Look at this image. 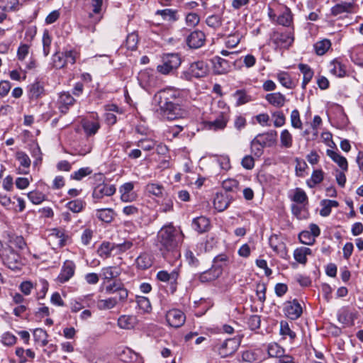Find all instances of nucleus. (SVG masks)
I'll list each match as a JSON object with an SVG mask.
<instances>
[{"label":"nucleus","mask_w":363,"mask_h":363,"mask_svg":"<svg viewBox=\"0 0 363 363\" xmlns=\"http://www.w3.org/2000/svg\"><path fill=\"white\" fill-rule=\"evenodd\" d=\"M228 263V257L225 254H220L217 255L213 259V267L214 272L217 273V276L221 273V269L223 267L226 266Z\"/></svg>","instance_id":"nucleus-28"},{"label":"nucleus","mask_w":363,"mask_h":363,"mask_svg":"<svg viewBox=\"0 0 363 363\" xmlns=\"http://www.w3.org/2000/svg\"><path fill=\"white\" fill-rule=\"evenodd\" d=\"M271 40L277 47L289 48L294 43V38L292 32L274 31L271 35Z\"/></svg>","instance_id":"nucleus-9"},{"label":"nucleus","mask_w":363,"mask_h":363,"mask_svg":"<svg viewBox=\"0 0 363 363\" xmlns=\"http://www.w3.org/2000/svg\"><path fill=\"white\" fill-rule=\"evenodd\" d=\"M18 4V0H0V9L4 11L14 10Z\"/></svg>","instance_id":"nucleus-52"},{"label":"nucleus","mask_w":363,"mask_h":363,"mask_svg":"<svg viewBox=\"0 0 363 363\" xmlns=\"http://www.w3.org/2000/svg\"><path fill=\"white\" fill-rule=\"evenodd\" d=\"M16 159L20 164L26 168H28L30 165V160L29 157L23 152H18Z\"/></svg>","instance_id":"nucleus-63"},{"label":"nucleus","mask_w":363,"mask_h":363,"mask_svg":"<svg viewBox=\"0 0 363 363\" xmlns=\"http://www.w3.org/2000/svg\"><path fill=\"white\" fill-rule=\"evenodd\" d=\"M266 7V5L264 2H257L255 5L251 8V13L253 12L252 15V18H254L256 21H260L263 16L264 10Z\"/></svg>","instance_id":"nucleus-37"},{"label":"nucleus","mask_w":363,"mask_h":363,"mask_svg":"<svg viewBox=\"0 0 363 363\" xmlns=\"http://www.w3.org/2000/svg\"><path fill=\"white\" fill-rule=\"evenodd\" d=\"M163 186L159 184L150 183L146 186V191L156 196H160L162 194Z\"/></svg>","instance_id":"nucleus-56"},{"label":"nucleus","mask_w":363,"mask_h":363,"mask_svg":"<svg viewBox=\"0 0 363 363\" xmlns=\"http://www.w3.org/2000/svg\"><path fill=\"white\" fill-rule=\"evenodd\" d=\"M274 118V125L275 127H281L286 123V117L281 111H276L272 114Z\"/></svg>","instance_id":"nucleus-62"},{"label":"nucleus","mask_w":363,"mask_h":363,"mask_svg":"<svg viewBox=\"0 0 363 363\" xmlns=\"http://www.w3.org/2000/svg\"><path fill=\"white\" fill-rule=\"evenodd\" d=\"M351 58L357 64L363 65V45L354 50Z\"/></svg>","instance_id":"nucleus-58"},{"label":"nucleus","mask_w":363,"mask_h":363,"mask_svg":"<svg viewBox=\"0 0 363 363\" xmlns=\"http://www.w3.org/2000/svg\"><path fill=\"white\" fill-rule=\"evenodd\" d=\"M99 123L96 121H84L82 123V128L85 133L88 136H91L96 134L98 130L99 129Z\"/></svg>","instance_id":"nucleus-34"},{"label":"nucleus","mask_w":363,"mask_h":363,"mask_svg":"<svg viewBox=\"0 0 363 363\" xmlns=\"http://www.w3.org/2000/svg\"><path fill=\"white\" fill-rule=\"evenodd\" d=\"M43 86L40 82H35L29 87L28 96L30 99H37L43 94Z\"/></svg>","instance_id":"nucleus-35"},{"label":"nucleus","mask_w":363,"mask_h":363,"mask_svg":"<svg viewBox=\"0 0 363 363\" xmlns=\"http://www.w3.org/2000/svg\"><path fill=\"white\" fill-rule=\"evenodd\" d=\"M277 139V133L276 130H270L259 134L251 141V147L252 148L255 146L271 147L276 143Z\"/></svg>","instance_id":"nucleus-8"},{"label":"nucleus","mask_w":363,"mask_h":363,"mask_svg":"<svg viewBox=\"0 0 363 363\" xmlns=\"http://www.w3.org/2000/svg\"><path fill=\"white\" fill-rule=\"evenodd\" d=\"M222 187L226 193L228 191H235L238 189V182L233 179H225L222 183Z\"/></svg>","instance_id":"nucleus-51"},{"label":"nucleus","mask_w":363,"mask_h":363,"mask_svg":"<svg viewBox=\"0 0 363 363\" xmlns=\"http://www.w3.org/2000/svg\"><path fill=\"white\" fill-rule=\"evenodd\" d=\"M269 244L273 251L280 257L286 259L288 256L286 244L277 235H272L269 238Z\"/></svg>","instance_id":"nucleus-13"},{"label":"nucleus","mask_w":363,"mask_h":363,"mask_svg":"<svg viewBox=\"0 0 363 363\" xmlns=\"http://www.w3.org/2000/svg\"><path fill=\"white\" fill-rule=\"evenodd\" d=\"M162 63L157 66V72L163 75L172 74L182 64V58L178 53H165L162 56Z\"/></svg>","instance_id":"nucleus-3"},{"label":"nucleus","mask_w":363,"mask_h":363,"mask_svg":"<svg viewBox=\"0 0 363 363\" xmlns=\"http://www.w3.org/2000/svg\"><path fill=\"white\" fill-rule=\"evenodd\" d=\"M136 145L144 151H150L156 146V141L151 138H145L138 140Z\"/></svg>","instance_id":"nucleus-41"},{"label":"nucleus","mask_w":363,"mask_h":363,"mask_svg":"<svg viewBox=\"0 0 363 363\" xmlns=\"http://www.w3.org/2000/svg\"><path fill=\"white\" fill-rule=\"evenodd\" d=\"M281 145L286 148H290L293 145L292 135L287 129H284L280 134Z\"/></svg>","instance_id":"nucleus-38"},{"label":"nucleus","mask_w":363,"mask_h":363,"mask_svg":"<svg viewBox=\"0 0 363 363\" xmlns=\"http://www.w3.org/2000/svg\"><path fill=\"white\" fill-rule=\"evenodd\" d=\"M75 101L76 100L69 92L63 91L60 93L57 100L60 111L63 114L67 113L69 108L74 105Z\"/></svg>","instance_id":"nucleus-16"},{"label":"nucleus","mask_w":363,"mask_h":363,"mask_svg":"<svg viewBox=\"0 0 363 363\" xmlns=\"http://www.w3.org/2000/svg\"><path fill=\"white\" fill-rule=\"evenodd\" d=\"M135 264L138 269L142 270L147 269L152 264V257L147 253H143L137 257Z\"/></svg>","instance_id":"nucleus-27"},{"label":"nucleus","mask_w":363,"mask_h":363,"mask_svg":"<svg viewBox=\"0 0 363 363\" xmlns=\"http://www.w3.org/2000/svg\"><path fill=\"white\" fill-rule=\"evenodd\" d=\"M213 69L216 74H223L227 73L230 68V62L220 57H215L212 60Z\"/></svg>","instance_id":"nucleus-21"},{"label":"nucleus","mask_w":363,"mask_h":363,"mask_svg":"<svg viewBox=\"0 0 363 363\" xmlns=\"http://www.w3.org/2000/svg\"><path fill=\"white\" fill-rule=\"evenodd\" d=\"M116 216L112 208H101L96 211V217L102 222L110 223Z\"/></svg>","instance_id":"nucleus-25"},{"label":"nucleus","mask_w":363,"mask_h":363,"mask_svg":"<svg viewBox=\"0 0 363 363\" xmlns=\"http://www.w3.org/2000/svg\"><path fill=\"white\" fill-rule=\"evenodd\" d=\"M156 277L160 281L169 282L170 284V290L172 294L176 291L177 279L179 277V272L177 270L174 269L171 273H169L165 270H161L157 272Z\"/></svg>","instance_id":"nucleus-12"},{"label":"nucleus","mask_w":363,"mask_h":363,"mask_svg":"<svg viewBox=\"0 0 363 363\" xmlns=\"http://www.w3.org/2000/svg\"><path fill=\"white\" fill-rule=\"evenodd\" d=\"M235 106H239L249 101V96L245 89H238L233 94Z\"/></svg>","instance_id":"nucleus-32"},{"label":"nucleus","mask_w":363,"mask_h":363,"mask_svg":"<svg viewBox=\"0 0 363 363\" xmlns=\"http://www.w3.org/2000/svg\"><path fill=\"white\" fill-rule=\"evenodd\" d=\"M86 6L92 9V11L95 14L100 13L103 4L102 0H84Z\"/></svg>","instance_id":"nucleus-57"},{"label":"nucleus","mask_w":363,"mask_h":363,"mask_svg":"<svg viewBox=\"0 0 363 363\" xmlns=\"http://www.w3.org/2000/svg\"><path fill=\"white\" fill-rule=\"evenodd\" d=\"M137 303L140 309L144 312L150 311L152 307L149 299L145 296H136Z\"/></svg>","instance_id":"nucleus-54"},{"label":"nucleus","mask_w":363,"mask_h":363,"mask_svg":"<svg viewBox=\"0 0 363 363\" xmlns=\"http://www.w3.org/2000/svg\"><path fill=\"white\" fill-rule=\"evenodd\" d=\"M326 155L334 162H335L343 172H347L348 170V162L347 159L339 152L328 149L326 150Z\"/></svg>","instance_id":"nucleus-20"},{"label":"nucleus","mask_w":363,"mask_h":363,"mask_svg":"<svg viewBox=\"0 0 363 363\" xmlns=\"http://www.w3.org/2000/svg\"><path fill=\"white\" fill-rule=\"evenodd\" d=\"M208 72L206 63L202 60L194 62L181 72L180 78L186 81H191L194 78H201L207 75Z\"/></svg>","instance_id":"nucleus-4"},{"label":"nucleus","mask_w":363,"mask_h":363,"mask_svg":"<svg viewBox=\"0 0 363 363\" xmlns=\"http://www.w3.org/2000/svg\"><path fill=\"white\" fill-rule=\"evenodd\" d=\"M86 203L81 199H74L69 201L66 204V207L73 213H77L84 208Z\"/></svg>","instance_id":"nucleus-33"},{"label":"nucleus","mask_w":363,"mask_h":363,"mask_svg":"<svg viewBox=\"0 0 363 363\" xmlns=\"http://www.w3.org/2000/svg\"><path fill=\"white\" fill-rule=\"evenodd\" d=\"M184 313L179 309L169 310L166 314V320L169 325L174 328H179L185 322Z\"/></svg>","instance_id":"nucleus-14"},{"label":"nucleus","mask_w":363,"mask_h":363,"mask_svg":"<svg viewBox=\"0 0 363 363\" xmlns=\"http://www.w3.org/2000/svg\"><path fill=\"white\" fill-rule=\"evenodd\" d=\"M330 72L338 77H343L346 75V67L337 60H334L330 64Z\"/></svg>","instance_id":"nucleus-26"},{"label":"nucleus","mask_w":363,"mask_h":363,"mask_svg":"<svg viewBox=\"0 0 363 363\" xmlns=\"http://www.w3.org/2000/svg\"><path fill=\"white\" fill-rule=\"evenodd\" d=\"M28 199L35 205L40 204L47 199V196L42 192L38 191H30L28 194Z\"/></svg>","instance_id":"nucleus-39"},{"label":"nucleus","mask_w":363,"mask_h":363,"mask_svg":"<svg viewBox=\"0 0 363 363\" xmlns=\"http://www.w3.org/2000/svg\"><path fill=\"white\" fill-rule=\"evenodd\" d=\"M240 343L239 337L226 339L222 343L215 344L213 351L218 353L222 358L232 355L238 350Z\"/></svg>","instance_id":"nucleus-6"},{"label":"nucleus","mask_w":363,"mask_h":363,"mask_svg":"<svg viewBox=\"0 0 363 363\" xmlns=\"http://www.w3.org/2000/svg\"><path fill=\"white\" fill-rule=\"evenodd\" d=\"M74 272L75 264L70 260L65 261L57 277L58 281L62 284L68 281L74 276Z\"/></svg>","instance_id":"nucleus-19"},{"label":"nucleus","mask_w":363,"mask_h":363,"mask_svg":"<svg viewBox=\"0 0 363 363\" xmlns=\"http://www.w3.org/2000/svg\"><path fill=\"white\" fill-rule=\"evenodd\" d=\"M265 99L269 102V104L276 108H281L284 106L286 102L285 96L280 92L268 94L266 95Z\"/></svg>","instance_id":"nucleus-24"},{"label":"nucleus","mask_w":363,"mask_h":363,"mask_svg":"<svg viewBox=\"0 0 363 363\" xmlns=\"http://www.w3.org/2000/svg\"><path fill=\"white\" fill-rule=\"evenodd\" d=\"M192 228L199 233H203L210 229V220L205 216H199L192 221Z\"/></svg>","instance_id":"nucleus-22"},{"label":"nucleus","mask_w":363,"mask_h":363,"mask_svg":"<svg viewBox=\"0 0 363 363\" xmlns=\"http://www.w3.org/2000/svg\"><path fill=\"white\" fill-rule=\"evenodd\" d=\"M277 79L279 83L287 89H292L296 86V82L291 79L287 72H281L278 74Z\"/></svg>","instance_id":"nucleus-30"},{"label":"nucleus","mask_w":363,"mask_h":363,"mask_svg":"<svg viewBox=\"0 0 363 363\" xmlns=\"http://www.w3.org/2000/svg\"><path fill=\"white\" fill-rule=\"evenodd\" d=\"M357 6L353 2H341L333 6L330 13L335 17H341L344 14L354 13Z\"/></svg>","instance_id":"nucleus-10"},{"label":"nucleus","mask_w":363,"mask_h":363,"mask_svg":"<svg viewBox=\"0 0 363 363\" xmlns=\"http://www.w3.org/2000/svg\"><path fill=\"white\" fill-rule=\"evenodd\" d=\"M50 236L58 239V245L60 247H63L66 245L67 240L69 238V236L65 233L63 230H60L58 228H54L52 230V233Z\"/></svg>","instance_id":"nucleus-40"},{"label":"nucleus","mask_w":363,"mask_h":363,"mask_svg":"<svg viewBox=\"0 0 363 363\" xmlns=\"http://www.w3.org/2000/svg\"><path fill=\"white\" fill-rule=\"evenodd\" d=\"M206 23L208 26L216 30L222 24V18L220 15H211L206 18Z\"/></svg>","instance_id":"nucleus-45"},{"label":"nucleus","mask_w":363,"mask_h":363,"mask_svg":"<svg viewBox=\"0 0 363 363\" xmlns=\"http://www.w3.org/2000/svg\"><path fill=\"white\" fill-rule=\"evenodd\" d=\"M186 23L188 26L195 27L200 22V17L196 13H189L186 16Z\"/></svg>","instance_id":"nucleus-60"},{"label":"nucleus","mask_w":363,"mask_h":363,"mask_svg":"<svg viewBox=\"0 0 363 363\" xmlns=\"http://www.w3.org/2000/svg\"><path fill=\"white\" fill-rule=\"evenodd\" d=\"M291 126L296 129H301L303 124L300 118L299 111L297 109H294L291 111L290 116Z\"/></svg>","instance_id":"nucleus-50"},{"label":"nucleus","mask_w":363,"mask_h":363,"mask_svg":"<svg viewBox=\"0 0 363 363\" xmlns=\"http://www.w3.org/2000/svg\"><path fill=\"white\" fill-rule=\"evenodd\" d=\"M120 274L121 270L117 267H106L102 268L101 276L104 279L110 281Z\"/></svg>","instance_id":"nucleus-29"},{"label":"nucleus","mask_w":363,"mask_h":363,"mask_svg":"<svg viewBox=\"0 0 363 363\" xmlns=\"http://www.w3.org/2000/svg\"><path fill=\"white\" fill-rule=\"evenodd\" d=\"M138 36L135 33H131L126 38V47L128 50H134L137 48Z\"/></svg>","instance_id":"nucleus-53"},{"label":"nucleus","mask_w":363,"mask_h":363,"mask_svg":"<svg viewBox=\"0 0 363 363\" xmlns=\"http://www.w3.org/2000/svg\"><path fill=\"white\" fill-rule=\"evenodd\" d=\"M269 16L273 21L284 26H290L293 21L291 10L285 6H280L277 10L269 8Z\"/></svg>","instance_id":"nucleus-5"},{"label":"nucleus","mask_w":363,"mask_h":363,"mask_svg":"<svg viewBox=\"0 0 363 363\" xmlns=\"http://www.w3.org/2000/svg\"><path fill=\"white\" fill-rule=\"evenodd\" d=\"M284 352V349L277 343H272L267 347V354L269 357L279 358Z\"/></svg>","instance_id":"nucleus-42"},{"label":"nucleus","mask_w":363,"mask_h":363,"mask_svg":"<svg viewBox=\"0 0 363 363\" xmlns=\"http://www.w3.org/2000/svg\"><path fill=\"white\" fill-rule=\"evenodd\" d=\"M206 41V35L199 30L192 31L186 38V43L189 48L198 49L202 47Z\"/></svg>","instance_id":"nucleus-11"},{"label":"nucleus","mask_w":363,"mask_h":363,"mask_svg":"<svg viewBox=\"0 0 363 363\" xmlns=\"http://www.w3.org/2000/svg\"><path fill=\"white\" fill-rule=\"evenodd\" d=\"M1 259L4 264L12 270H18L21 269V256L13 249L9 246L3 250L1 253Z\"/></svg>","instance_id":"nucleus-7"},{"label":"nucleus","mask_w":363,"mask_h":363,"mask_svg":"<svg viewBox=\"0 0 363 363\" xmlns=\"http://www.w3.org/2000/svg\"><path fill=\"white\" fill-rule=\"evenodd\" d=\"M91 173V170L89 167L80 168L79 170L74 172L72 175L71 178L77 181L82 179L87 175Z\"/></svg>","instance_id":"nucleus-59"},{"label":"nucleus","mask_w":363,"mask_h":363,"mask_svg":"<svg viewBox=\"0 0 363 363\" xmlns=\"http://www.w3.org/2000/svg\"><path fill=\"white\" fill-rule=\"evenodd\" d=\"M65 55V60L66 62V65L71 64L74 65L76 62V59L78 56V53L74 50H66L63 52Z\"/></svg>","instance_id":"nucleus-64"},{"label":"nucleus","mask_w":363,"mask_h":363,"mask_svg":"<svg viewBox=\"0 0 363 363\" xmlns=\"http://www.w3.org/2000/svg\"><path fill=\"white\" fill-rule=\"evenodd\" d=\"M47 333L41 328H36L33 331V337L36 342H40L42 346H45L48 343Z\"/></svg>","instance_id":"nucleus-49"},{"label":"nucleus","mask_w":363,"mask_h":363,"mask_svg":"<svg viewBox=\"0 0 363 363\" xmlns=\"http://www.w3.org/2000/svg\"><path fill=\"white\" fill-rule=\"evenodd\" d=\"M179 97V91L174 88H166L158 91L155 95V100L158 104L157 113L169 121L185 117L187 112L180 106Z\"/></svg>","instance_id":"nucleus-2"},{"label":"nucleus","mask_w":363,"mask_h":363,"mask_svg":"<svg viewBox=\"0 0 363 363\" xmlns=\"http://www.w3.org/2000/svg\"><path fill=\"white\" fill-rule=\"evenodd\" d=\"M331 47V42L328 39H323L322 40L318 41L314 45V49L315 53L318 55H324Z\"/></svg>","instance_id":"nucleus-36"},{"label":"nucleus","mask_w":363,"mask_h":363,"mask_svg":"<svg viewBox=\"0 0 363 363\" xmlns=\"http://www.w3.org/2000/svg\"><path fill=\"white\" fill-rule=\"evenodd\" d=\"M280 333L282 335H289L291 340L296 337V333L290 329L286 321H281L280 323Z\"/></svg>","instance_id":"nucleus-61"},{"label":"nucleus","mask_w":363,"mask_h":363,"mask_svg":"<svg viewBox=\"0 0 363 363\" xmlns=\"http://www.w3.org/2000/svg\"><path fill=\"white\" fill-rule=\"evenodd\" d=\"M311 254L312 250L310 248L300 247L294 251V258L299 264L305 265L308 262L307 256Z\"/></svg>","instance_id":"nucleus-23"},{"label":"nucleus","mask_w":363,"mask_h":363,"mask_svg":"<svg viewBox=\"0 0 363 363\" xmlns=\"http://www.w3.org/2000/svg\"><path fill=\"white\" fill-rule=\"evenodd\" d=\"M112 250L113 246L111 243L108 242H103L99 247L97 252L101 257L106 259L111 256Z\"/></svg>","instance_id":"nucleus-44"},{"label":"nucleus","mask_w":363,"mask_h":363,"mask_svg":"<svg viewBox=\"0 0 363 363\" xmlns=\"http://www.w3.org/2000/svg\"><path fill=\"white\" fill-rule=\"evenodd\" d=\"M182 232L172 223L165 225L157 232L155 245L162 257L169 262L180 257L178 249L183 240Z\"/></svg>","instance_id":"nucleus-1"},{"label":"nucleus","mask_w":363,"mask_h":363,"mask_svg":"<svg viewBox=\"0 0 363 363\" xmlns=\"http://www.w3.org/2000/svg\"><path fill=\"white\" fill-rule=\"evenodd\" d=\"M177 11L176 10L166 9L162 10H157L155 15L162 16V19L169 21H176L178 20Z\"/></svg>","instance_id":"nucleus-31"},{"label":"nucleus","mask_w":363,"mask_h":363,"mask_svg":"<svg viewBox=\"0 0 363 363\" xmlns=\"http://www.w3.org/2000/svg\"><path fill=\"white\" fill-rule=\"evenodd\" d=\"M324 173L321 169L314 170L311 174V179L307 182L308 185L312 188L320 184L323 180Z\"/></svg>","instance_id":"nucleus-43"},{"label":"nucleus","mask_w":363,"mask_h":363,"mask_svg":"<svg viewBox=\"0 0 363 363\" xmlns=\"http://www.w3.org/2000/svg\"><path fill=\"white\" fill-rule=\"evenodd\" d=\"M233 197L226 192H217L213 196V203L215 209L219 212L225 211L230 205Z\"/></svg>","instance_id":"nucleus-15"},{"label":"nucleus","mask_w":363,"mask_h":363,"mask_svg":"<svg viewBox=\"0 0 363 363\" xmlns=\"http://www.w3.org/2000/svg\"><path fill=\"white\" fill-rule=\"evenodd\" d=\"M285 315L291 320L298 319L302 314V307L296 299L286 303Z\"/></svg>","instance_id":"nucleus-18"},{"label":"nucleus","mask_w":363,"mask_h":363,"mask_svg":"<svg viewBox=\"0 0 363 363\" xmlns=\"http://www.w3.org/2000/svg\"><path fill=\"white\" fill-rule=\"evenodd\" d=\"M116 189L113 184H99L93 191L92 196L94 199H102L104 196H111L116 193Z\"/></svg>","instance_id":"nucleus-17"},{"label":"nucleus","mask_w":363,"mask_h":363,"mask_svg":"<svg viewBox=\"0 0 363 363\" xmlns=\"http://www.w3.org/2000/svg\"><path fill=\"white\" fill-rule=\"evenodd\" d=\"M118 303V300L116 297H111L107 299L100 300L98 302V307L100 309L106 310V309H111L114 308Z\"/></svg>","instance_id":"nucleus-46"},{"label":"nucleus","mask_w":363,"mask_h":363,"mask_svg":"<svg viewBox=\"0 0 363 363\" xmlns=\"http://www.w3.org/2000/svg\"><path fill=\"white\" fill-rule=\"evenodd\" d=\"M298 238L301 243L307 245H311L315 242V238L308 230L302 231L299 234Z\"/></svg>","instance_id":"nucleus-55"},{"label":"nucleus","mask_w":363,"mask_h":363,"mask_svg":"<svg viewBox=\"0 0 363 363\" xmlns=\"http://www.w3.org/2000/svg\"><path fill=\"white\" fill-rule=\"evenodd\" d=\"M52 65H53V67L56 69H62L67 65L65 60V55L63 54V52H56L53 55Z\"/></svg>","instance_id":"nucleus-48"},{"label":"nucleus","mask_w":363,"mask_h":363,"mask_svg":"<svg viewBox=\"0 0 363 363\" xmlns=\"http://www.w3.org/2000/svg\"><path fill=\"white\" fill-rule=\"evenodd\" d=\"M133 320L132 316L121 315L118 320V325L123 329H130L133 327Z\"/></svg>","instance_id":"nucleus-47"}]
</instances>
